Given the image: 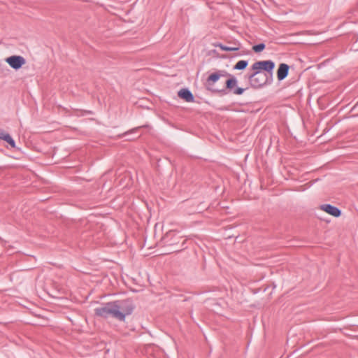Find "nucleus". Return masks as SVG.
I'll list each match as a JSON object with an SVG mask.
<instances>
[{
  "label": "nucleus",
  "mask_w": 358,
  "mask_h": 358,
  "mask_svg": "<svg viewBox=\"0 0 358 358\" xmlns=\"http://www.w3.org/2000/svg\"><path fill=\"white\" fill-rule=\"evenodd\" d=\"M131 311L132 308H125L116 302L108 303L95 309L96 315L99 317H107L111 315L120 321H124L125 316L131 314Z\"/></svg>",
  "instance_id": "1"
},
{
  "label": "nucleus",
  "mask_w": 358,
  "mask_h": 358,
  "mask_svg": "<svg viewBox=\"0 0 358 358\" xmlns=\"http://www.w3.org/2000/svg\"><path fill=\"white\" fill-rule=\"evenodd\" d=\"M274 68L275 64L271 60L257 62L252 66V70L257 71L258 72H260V71L272 72Z\"/></svg>",
  "instance_id": "2"
},
{
  "label": "nucleus",
  "mask_w": 358,
  "mask_h": 358,
  "mask_svg": "<svg viewBox=\"0 0 358 358\" xmlns=\"http://www.w3.org/2000/svg\"><path fill=\"white\" fill-rule=\"evenodd\" d=\"M266 75L254 71V73L250 76V81L251 85L255 87H259L266 83Z\"/></svg>",
  "instance_id": "3"
},
{
  "label": "nucleus",
  "mask_w": 358,
  "mask_h": 358,
  "mask_svg": "<svg viewBox=\"0 0 358 358\" xmlns=\"http://www.w3.org/2000/svg\"><path fill=\"white\" fill-rule=\"evenodd\" d=\"M5 61L10 67L16 70L20 69L26 63L25 59L20 55L10 56L7 57Z\"/></svg>",
  "instance_id": "4"
},
{
  "label": "nucleus",
  "mask_w": 358,
  "mask_h": 358,
  "mask_svg": "<svg viewBox=\"0 0 358 358\" xmlns=\"http://www.w3.org/2000/svg\"><path fill=\"white\" fill-rule=\"evenodd\" d=\"M227 76H229L230 78L227 79L226 81V87L227 89L231 91L234 94L240 95L243 93L244 90L241 87H237V80L234 76H231V75L227 74Z\"/></svg>",
  "instance_id": "5"
},
{
  "label": "nucleus",
  "mask_w": 358,
  "mask_h": 358,
  "mask_svg": "<svg viewBox=\"0 0 358 358\" xmlns=\"http://www.w3.org/2000/svg\"><path fill=\"white\" fill-rule=\"evenodd\" d=\"M320 209L335 217H338L341 215V212L338 208L330 204H323L320 206Z\"/></svg>",
  "instance_id": "6"
},
{
  "label": "nucleus",
  "mask_w": 358,
  "mask_h": 358,
  "mask_svg": "<svg viewBox=\"0 0 358 358\" xmlns=\"http://www.w3.org/2000/svg\"><path fill=\"white\" fill-rule=\"evenodd\" d=\"M289 69V66L286 64H280L279 65L277 71V78L279 80H282L287 76Z\"/></svg>",
  "instance_id": "7"
},
{
  "label": "nucleus",
  "mask_w": 358,
  "mask_h": 358,
  "mask_svg": "<svg viewBox=\"0 0 358 358\" xmlns=\"http://www.w3.org/2000/svg\"><path fill=\"white\" fill-rule=\"evenodd\" d=\"M178 96L185 100L187 102H193L194 101V96L192 92L187 89H181L178 93Z\"/></svg>",
  "instance_id": "8"
},
{
  "label": "nucleus",
  "mask_w": 358,
  "mask_h": 358,
  "mask_svg": "<svg viewBox=\"0 0 358 358\" xmlns=\"http://www.w3.org/2000/svg\"><path fill=\"white\" fill-rule=\"evenodd\" d=\"M227 75V73L224 71H219L214 73L210 74L208 78V83L210 84H214L216 83L222 76H226Z\"/></svg>",
  "instance_id": "9"
},
{
  "label": "nucleus",
  "mask_w": 358,
  "mask_h": 358,
  "mask_svg": "<svg viewBox=\"0 0 358 358\" xmlns=\"http://www.w3.org/2000/svg\"><path fill=\"white\" fill-rule=\"evenodd\" d=\"M0 139H2L3 141H6L8 143H9L10 145V146L12 148L15 147V141L11 138V136L8 134H7L3 131H0Z\"/></svg>",
  "instance_id": "10"
},
{
  "label": "nucleus",
  "mask_w": 358,
  "mask_h": 358,
  "mask_svg": "<svg viewBox=\"0 0 358 358\" xmlns=\"http://www.w3.org/2000/svg\"><path fill=\"white\" fill-rule=\"evenodd\" d=\"M222 50L224 51H237L240 49L241 45L238 44L235 46L229 47V46H225L222 44H220L217 45Z\"/></svg>",
  "instance_id": "11"
},
{
  "label": "nucleus",
  "mask_w": 358,
  "mask_h": 358,
  "mask_svg": "<svg viewBox=\"0 0 358 358\" xmlns=\"http://www.w3.org/2000/svg\"><path fill=\"white\" fill-rule=\"evenodd\" d=\"M248 66V62L245 60L238 61L234 66V69L243 70L245 69Z\"/></svg>",
  "instance_id": "12"
},
{
  "label": "nucleus",
  "mask_w": 358,
  "mask_h": 358,
  "mask_svg": "<svg viewBox=\"0 0 358 358\" xmlns=\"http://www.w3.org/2000/svg\"><path fill=\"white\" fill-rule=\"evenodd\" d=\"M265 48V45L264 43H259L258 45H254L252 47V50L256 52H260Z\"/></svg>",
  "instance_id": "13"
}]
</instances>
